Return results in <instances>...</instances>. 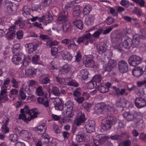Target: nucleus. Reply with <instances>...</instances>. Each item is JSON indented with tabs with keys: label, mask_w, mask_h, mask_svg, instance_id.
Segmentation results:
<instances>
[{
	"label": "nucleus",
	"mask_w": 146,
	"mask_h": 146,
	"mask_svg": "<svg viewBox=\"0 0 146 146\" xmlns=\"http://www.w3.org/2000/svg\"><path fill=\"white\" fill-rule=\"evenodd\" d=\"M83 63L86 67L93 68L95 66V62L90 57H87L84 59Z\"/></svg>",
	"instance_id": "nucleus-20"
},
{
	"label": "nucleus",
	"mask_w": 146,
	"mask_h": 146,
	"mask_svg": "<svg viewBox=\"0 0 146 146\" xmlns=\"http://www.w3.org/2000/svg\"><path fill=\"white\" fill-rule=\"evenodd\" d=\"M135 104L138 108H140L146 106V100L143 98H137L135 100Z\"/></svg>",
	"instance_id": "nucleus-15"
},
{
	"label": "nucleus",
	"mask_w": 146,
	"mask_h": 146,
	"mask_svg": "<svg viewBox=\"0 0 146 146\" xmlns=\"http://www.w3.org/2000/svg\"><path fill=\"white\" fill-rule=\"evenodd\" d=\"M74 24L79 29H83V22L81 20H76L74 22Z\"/></svg>",
	"instance_id": "nucleus-35"
},
{
	"label": "nucleus",
	"mask_w": 146,
	"mask_h": 146,
	"mask_svg": "<svg viewBox=\"0 0 146 146\" xmlns=\"http://www.w3.org/2000/svg\"><path fill=\"white\" fill-rule=\"evenodd\" d=\"M1 129L2 132L3 133L5 134L9 131V129L7 127V125L3 124L2 125Z\"/></svg>",
	"instance_id": "nucleus-52"
},
{
	"label": "nucleus",
	"mask_w": 146,
	"mask_h": 146,
	"mask_svg": "<svg viewBox=\"0 0 146 146\" xmlns=\"http://www.w3.org/2000/svg\"><path fill=\"white\" fill-rule=\"evenodd\" d=\"M50 101H52L53 102L54 107L56 110L62 111L63 109V104L59 98H52L50 99Z\"/></svg>",
	"instance_id": "nucleus-9"
},
{
	"label": "nucleus",
	"mask_w": 146,
	"mask_h": 146,
	"mask_svg": "<svg viewBox=\"0 0 146 146\" xmlns=\"http://www.w3.org/2000/svg\"><path fill=\"white\" fill-rule=\"evenodd\" d=\"M57 81L61 84V87L63 88L66 85L71 86L77 87L78 86V83L74 80H71L70 78H67L65 79H63L59 77H56Z\"/></svg>",
	"instance_id": "nucleus-6"
},
{
	"label": "nucleus",
	"mask_w": 146,
	"mask_h": 146,
	"mask_svg": "<svg viewBox=\"0 0 146 146\" xmlns=\"http://www.w3.org/2000/svg\"><path fill=\"white\" fill-rule=\"evenodd\" d=\"M26 88L27 87L25 86L24 84L20 90L19 98L22 100H24L26 98V95L24 92L26 90Z\"/></svg>",
	"instance_id": "nucleus-29"
},
{
	"label": "nucleus",
	"mask_w": 146,
	"mask_h": 146,
	"mask_svg": "<svg viewBox=\"0 0 146 146\" xmlns=\"http://www.w3.org/2000/svg\"><path fill=\"white\" fill-rule=\"evenodd\" d=\"M85 127L86 131L88 133L94 132L95 128V121L92 120L88 121L86 122Z\"/></svg>",
	"instance_id": "nucleus-11"
},
{
	"label": "nucleus",
	"mask_w": 146,
	"mask_h": 146,
	"mask_svg": "<svg viewBox=\"0 0 146 146\" xmlns=\"http://www.w3.org/2000/svg\"><path fill=\"white\" fill-rule=\"evenodd\" d=\"M95 19V16L94 15H89L85 19V24L88 26H91L94 23Z\"/></svg>",
	"instance_id": "nucleus-21"
},
{
	"label": "nucleus",
	"mask_w": 146,
	"mask_h": 146,
	"mask_svg": "<svg viewBox=\"0 0 146 146\" xmlns=\"http://www.w3.org/2000/svg\"><path fill=\"white\" fill-rule=\"evenodd\" d=\"M135 71H136V72H139V71L140 72H141L142 73L143 72H145L146 73V66H145L144 70V71L142 68H140L139 67H137L134 68L132 70V73H133V72H135Z\"/></svg>",
	"instance_id": "nucleus-48"
},
{
	"label": "nucleus",
	"mask_w": 146,
	"mask_h": 146,
	"mask_svg": "<svg viewBox=\"0 0 146 146\" xmlns=\"http://www.w3.org/2000/svg\"><path fill=\"white\" fill-rule=\"evenodd\" d=\"M5 3V7L7 11L9 13H11L13 11H16L17 9V5L15 4L8 1H6Z\"/></svg>",
	"instance_id": "nucleus-12"
},
{
	"label": "nucleus",
	"mask_w": 146,
	"mask_h": 146,
	"mask_svg": "<svg viewBox=\"0 0 146 146\" xmlns=\"http://www.w3.org/2000/svg\"><path fill=\"white\" fill-rule=\"evenodd\" d=\"M137 4L141 7H144L145 6V2L144 0H139Z\"/></svg>",
	"instance_id": "nucleus-64"
},
{
	"label": "nucleus",
	"mask_w": 146,
	"mask_h": 146,
	"mask_svg": "<svg viewBox=\"0 0 146 146\" xmlns=\"http://www.w3.org/2000/svg\"><path fill=\"white\" fill-rule=\"evenodd\" d=\"M53 20L52 16L48 11L46 12V16L43 15L42 17H39L38 19V21L40 22H45L46 25L50 23Z\"/></svg>",
	"instance_id": "nucleus-10"
},
{
	"label": "nucleus",
	"mask_w": 146,
	"mask_h": 146,
	"mask_svg": "<svg viewBox=\"0 0 146 146\" xmlns=\"http://www.w3.org/2000/svg\"><path fill=\"white\" fill-rule=\"evenodd\" d=\"M74 106V103L71 100L66 102L65 104V109L62 113L63 115L69 118L72 117L74 115L73 111Z\"/></svg>",
	"instance_id": "nucleus-4"
},
{
	"label": "nucleus",
	"mask_w": 146,
	"mask_h": 146,
	"mask_svg": "<svg viewBox=\"0 0 146 146\" xmlns=\"http://www.w3.org/2000/svg\"><path fill=\"white\" fill-rule=\"evenodd\" d=\"M40 69H35L32 67L27 68L25 70V73H36L39 72Z\"/></svg>",
	"instance_id": "nucleus-37"
},
{
	"label": "nucleus",
	"mask_w": 146,
	"mask_h": 146,
	"mask_svg": "<svg viewBox=\"0 0 146 146\" xmlns=\"http://www.w3.org/2000/svg\"><path fill=\"white\" fill-rule=\"evenodd\" d=\"M106 21L107 24L109 25H110L114 21L113 19L110 17H108L106 19Z\"/></svg>",
	"instance_id": "nucleus-63"
},
{
	"label": "nucleus",
	"mask_w": 146,
	"mask_h": 146,
	"mask_svg": "<svg viewBox=\"0 0 146 146\" xmlns=\"http://www.w3.org/2000/svg\"><path fill=\"white\" fill-rule=\"evenodd\" d=\"M83 135L81 133H80L76 135V141L79 142L83 141Z\"/></svg>",
	"instance_id": "nucleus-46"
},
{
	"label": "nucleus",
	"mask_w": 146,
	"mask_h": 146,
	"mask_svg": "<svg viewBox=\"0 0 146 146\" xmlns=\"http://www.w3.org/2000/svg\"><path fill=\"white\" fill-rule=\"evenodd\" d=\"M42 3L44 7H48L49 6L51 3V0H42Z\"/></svg>",
	"instance_id": "nucleus-53"
},
{
	"label": "nucleus",
	"mask_w": 146,
	"mask_h": 146,
	"mask_svg": "<svg viewBox=\"0 0 146 146\" xmlns=\"http://www.w3.org/2000/svg\"><path fill=\"white\" fill-rule=\"evenodd\" d=\"M18 136L16 134H12L10 135L9 136V138L11 141L15 142L18 139Z\"/></svg>",
	"instance_id": "nucleus-43"
},
{
	"label": "nucleus",
	"mask_w": 146,
	"mask_h": 146,
	"mask_svg": "<svg viewBox=\"0 0 146 146\" xmlns=\"http://www.w3.org/2000/svg\"><path fill=\"white\" fill-rule=\"evenodd\" d=\"M52 93L56 96H58L60 94L58 88L56 87H53L52 91Z\"/></svg>",
	"instance_id": "nucleus-45"
},
{
	"label": "nucleus",
	"mask_w": 146,
	"mask_h": 146,
	"mask_svg": "<svg viewBox=\"0 0 146 146\" xmlns=\"http://www.w3.org/2000/svg\"><path fill=\"white\" fill-rule=\"evenodd\" d=\"M140 38L139 36L135 35L133 36V40L132 39L131 46L133 47H137L140 44Z\"/></svg>",
	"instance_id": "nucleus-22"
},
{
	"label": "nucleus",
	"mask_w": 146,
	"mask_h": 146,
	"mask_svg": "<svg viewBox=\"0 0 146 146\" xmlns=\"http://www.w3.org/2000/svg\"><path fill=\"white\" fill-rule=\"evenodd\" d=\"M75 99L78 103L81 104L84 101V97H80L77 98H75Z\"/></svg>",
	"instance_id": "nucleus-61"
},
{
	"label": "nucleus",
	"mask_w": 146,
	"mask_h": 146,
	"mask_svg": "<svg viewBox=\"0 0 146 146\" xmlns=\"http://www.w3.org/2000/svg\"><path fill=\"white\" fill-rule=\"evenodd\" d=\"M119 71L121 73H125L128 70V65L125 61L121 60L119 61L118 63Z\"/></svg>",
	"instance_id": "nucleus-13"
},
{
	"label": "nucleus",
	"mask_w": 146,
	"mask_h": 146,
	"mask_svg": "<svg viewBox=\"0 0 146 146\" xmlns=\"http://www.w3.org/2000/svg\"><path fill=\"white\" fill-rule=\"evenodd\" d=\"M39 56L38 55H35L33 57L32 62L33 63L36 64H38V62L40 59Z\"/></svg>",
	"instance_id": "nucleus-49"
},
{
	"label": "nucleus",
	"mask_w": 146,
	"mask_h": 146,
	"mask_svg": "<svg viewBox=\"0 0 146 146\" xmlns=\"http://www.w3.org/2000/svg\"><path fill=\"white\" fill-rule=\"evenodd\" d=\"M102 79V77L100 74H97L93 77L90 81L87 84L86 86L89 89H93L97 86L98 84H99V82L101 81Z\"/></svg>",
	"instance_id": "nucleus-7"
},
{
	"label": "nucleus",
	"mask_w": 146,
	"mask_h": 146,
	"mask_svg": "<svg viewBox=\"0 0 146 146\" xmlns=\"http://www.w3.org/2000/svg\"><path fill=\"white\" fill-rule=\"evenodd\" d=\"M106 50V45L104 43L101 42L98 45L97 50L99 54H102L104 53Z\"/></svg>",
	"instance_id": "nucleus-23"
},
{
	"label": "nucleus",
	"mask_w": 146,
	"mask_h": 146,
	"mask_svg": "<svg viewBox=\"0 0 146 146\" xmlns=\"http://www.w3.org/2000/svg\"><path fill=\"white\" fill-rule=\"evenodd\" d=\"M25 46L27 49L28 53L29 54L32 53L36 49L34 44L33 43H28L25 45Z\"/></svg>",
	"instance_id": "nucleus-24"
},
{
	"label": "nucleus",
	"mask_w": 146,
	"mask_h": 146,
	"mask_svg": "<svg viewBox=\"0 0 146 146\" xmlns=\"http://www.w3.org/2000/svg\"><path fill=\"white\" fill-rule=\"evenodd\" d=\"M120 3L122 6L127 7L129 6V1L126 0H121Z\"/></svg>",
	"instance_id": "nucleus-50"
},
{
	"label": "nucleus",
	"mask_w": 146,
	"mask_h": 146,
	"mask_svg": "<svg viewBox=\"0 0 146 146\" xmlns=\"http://www.w3.org/2000/svg\"><path fill=\"white\" fill-rule=\"evenodd\" d=\"M83 106L86 110L88 111L89 109L92 108V106L91 104L86 102L83 104Z\"/></svg>",
	"instance_id": "nucleus-55"
},
{
	"label": "nucleus",
	"mask_w": 146,
	"mask_h": 146,
	"mask_svg": "<svg viewBox=\"0 0 146 146\" xmlns=\"http://www.w3.org/2000/svg\"><path fill=\"white\" fill-rule=\"evenodd\" d=\"M123 116L128 121H131L133 120L135 117L136 116L137 113L135 111L132 112H124L123 113Z\"/></svg>",
	"instance_id": "nucleus-18"
},
{
	"label": "nucleus",
	"mask_w": 146,
	"mask_h": 146,
	"mask_svg": "<svg viewBox=\"0 0 146 146\" xmlns=\"http://www.w3.org/2000/svg\"><path fill=\"white\" fill-rule=\"evenodd\" d=\"M30 10L29 8L27 6H25L22 11L23 14L24 16L27 17L30 15Z\"/></svg>",
	"instance_id": "nucleus-32"
},
{
	"label": "nucleus",
	"mask_w": 146,
	"mask_h": 146,
	"mask_svg": "<svg viewBox=\"0 0 146 146\" xmlns=\"http://www.w3.org/2000/svg\"><path fill=\"white\" fill-rule=\"evenodd\" d=\"M97 137L98 138L101 142H104L110 139V137L104 134H100L96 135Z\"/></svg>",
	"instance_id": "nucleus-31"
},
{
	"label": "nucleus",
	"mask_w": 146,
	"mask_h": 146,
	"mask_svg": "<svg viewBox=\"0 0 146 146\" xmlns=\"http://www.w3.org/2000/svg\"><path fill=\"white\" fill-rule=\"evenodd\" d=\"M15 33L16 31H8L6 34V37L8 40L13 39L15 36Z\"/></svg>",
	"instance_id": "nucleus-36"
},
{
	"label": "nucleus",
	"mask_w": 146,
	"mask_h": 146,
	"mask_svg": "<svg viewBox=\"0 0 146 146\" xmlns=\"http://www.w3.org/2000/svg\"><path fill=\"white\" fill-rule=\"evenodd\" d=\"M50 68L51 69L55 70L57 71L58 70L59 72H65L67 73L69 72L70 70V68L67 65H64L61 69L56 68L53 66H51Z\"/></svg>",
	"instance_id": "nucleus-28"
},
{
	"label": "nucleus",
	"mask_w": 146,
	"mask_h": 146,
	"mask_svg": "<svg viewBox=\"0 0 146 146\" xmlns=\"http://www.w3.org/2000/svg\"><path fill=\"white\" fill-rule=\"evenodd\" d=\"M39 37L42 40L49 39L50 38V36H49L42 34L40 35Z\"/></svg>",
	"instance_id": "nucleus-60"
},
{
	"label": "nucleus",
	"mask_w": 146,
	"mask_h": 146,
	"mask_svg": "<svg viewBox=\"0 0 146 146\" xmlns=\"http://www.w3.org/2000/svg\"><path fill=\"white\" fill-rule=\"evenodd\" d=\"M80 6L79 5H76L73 9V14L74 15L78 16L81 12Z\"/></svg>",
	"instance_id": "nucleus-39"
},
{
	"label": "nucleus",
	"mask_w": 146,
	"mask_h": 146,
	"mask_svg": "<svg viewBox=\"0 0 146 146\" xmlns=\"http://www.w3.org/2000/svg\"><path fill=\"white\" fill-rule=\"evenodd\" d=\"M68 12L67 10H63L59 14L58 18V21L63 22L64 21H66L67 19Z\"/></svg>",
	"instance_id": "nucleus-19"
},
{
	"label": "nucleus",
	"mask_w": 146,
	"mask_h": 146,
	"mask_svg": "<svg viewBox=\"0 0 146 146\" xmlns=\"http://www.w3.org/2000/svg\"><path fill=\"white\" fill-rule=\"evenodd\" d=\"M67 48L69 49L76 50L77 48V46L76 44L75 43H70L68 45Z\"/></svg>",
	"instance_id": "nucleus-56"
},
{
	"label": "nucleus",
	"mask_w": 146,
	"mask_h": 146,
	"mask_svg": "<svg viewBox=\"0 0 146 146\" xmlns=\"http://www.w3.org/2000/svg\"><path fill=\"white\" fill-rule=\"evenodd\" d=\"M109 66H110L113 68L116 66L117 64V62L111 59L109 60L108 63Z\"/></svg>",
	"instance_id": "nucleus-42"
},
{
	"label": "nucleus",
	"mask_w": 146,
	"mask_h": 146,
	"mask_svg": "<svg viewBox=\"0 0 146 146\" xmlns=\"http://www.w3.org/2000/svg\"><path fill=\"white\" fill-rule=\"evenodd\" d=\"M11 82L13 87L16 88L19 87V82H17L15 79L13 78Z\"/></svg>",
	"instance_id": "nucleus-62"
},
{
	"label": "nucleus",
	"mask_w": 146,
	"mask_h": 146,
	"mask_svg": "<svg viewBox=\"0 0 146 146\" xmlns=\"http://www.w3.org/2000/svg\"><path fill=\"white\" fill-rule=\"evenodd\" d=\"M116 121L115 117L113 116L108 117L102 120L101 128L104 131L109 129L112 125L116 123Z\"/></svg>",
	"instance_id": "nucleus-5"
},
{
	"label": "nucleus",
	"mask_w": 146,
	"mask_h": 146,
	"mask_svg": "<svg viewBox=\"0 0 146 146\" xmlns=\"http://www.w3.org/2000/svg\"><path fill=\"white\" fill-rule=\"evenodd\" d=\"M103 29H99L94 32L92 35L94 37H97L102 33Z\"/></svg>",
	"instance_id": "nucleus-47"
},
{
	"label": "nucleus",
	"mask_w": 146,
	"mask_h": 146,
	"mask_svg": "<svg viewBox=\"0 0 146 146\" xmlns=\"http://www.w3.org/2000/svg\"><path fill=\"white\" fill-rule=\"evenodd\" d=\"M23 31L21 30H19L16 33V36L18 39H21L23 37Z\"/></svg>",
	"instance_id": "nucleus-54"
},
{
	"label": "nucleus",
	"mask_w": 146,
	"mask_h": 146,
	"mask_svg": "<svg viewBox=\"0 0 146 146\" xmlns=\"http://www.w3.org/2000/svg\"><path fill=\"white\" fill-rule=\"evenodd\" d=\"M72 28L71 24L68 21H65L62 25V29L64 33H66L70 30Z\"/></svg>",
	"instance_id": "nucleus-26"
},
{
	"label": "nucleus",
	"mask_w": 146,
	"mask_h": 146,
	"mask_svg": "<svg viewBox=\"0 0 146 146\" xmlns=\"http://www.w3.org/2000/svg\"><path fill=\"white\" fill-rule=\"evenodd\" d=\"M92 7L90 5H86L83 9V13L84 15H87L91 11Z\"/></svg>",
	"instance_id": "nucleus-38"
},
{
	"label": "nucleus",
	"mask_w": 146,
	"mask_h": 146,
	"mask_svg": "<svg viewBox=\"0 0 146 146\" xmlns=\"http://www.w3.org/2000/svg\"><path fill=\"white\" fill-rule=\"evenodd\" d=\"M36 93L38 96H44L45 98H47L48 96L47 94L46 93H44L43 92L42 90V89L41 87H39L37 88L36 91Z\"/></svg>",
	"instance_id": "nucleus-33"
},
{
	"label": "nucleus",
	"mask_w": 146,
	"mask_h": 146,
	"mask_svg": "<svg viewBox=\"0 0 146 146\" xmlns=\"http://www.w3.org/2000/svg\"><path fill=\"white\" fill-rule=\"evenodd\" d=\"M127 103V100L124 99H121L120 102L119 101L117 102L116 104V106L122 107L125 106Z\"/></svg>",
	"instance_id": "nucleus-40"
},
{
	"label": "nucleus",
	"mask_w": 146,
	"mask_h": 146,
	"mask_svg": "<svg viewBox=\"0 0 146 146\" xmlns=\"http://www.w3.org/2000/svg\"><path fill=\"white\" fill-rule=\"evenodd\" d=\"M132 39L128 38L127 39H124V41L122 43L121 45L125 48L129 49L131 46Z\"/></svg>",
	"instance_id": "nucleus-27"
},
{
	"label": "nucleus",
	"mask_w": 146,
	"mask_h": 146,
	"mask_svg": "<svg viewBox=\"0 0 146 146\" xmlns=\"http://www.w3.org/2000/svg\"><path fill=\"white\" fill-rule=\"evenodd\" d=\"M46 127L44 124H40L34 128V130L37 131L38 134L42 135V140L44 144H47L49 142V137L45 133Z\"/></svg>",
	"instance_id": "nucleus-2"
},
{
	"label": "nucleus",
	"mask_w": 146,
	"mask_h": 146,
	"mask_svg": "<svg viewBox=\"0 0 146 146\" xmlns=\"http://www.w3.org/2000/svg\"><path fill=\"white\" fill-rule=\"evenodd\" d=\"M90 36V33H87L82 36L79 37L77 40V42L79 44L82 42H84L85 40H88Z\"/></svg>",
	"instance_id": "nucleus-25"
},
{
	"label": "nucleus",
	"mask_w": 146,
	"mask_h": 146,
	"mask_svg": "<svg viewBox=\"0 0 146 146\" xmlns=\"http://www.w3.org/2000/svg\"><path fill=\"white\" fill-rule=\"evenodd\" d=\"M118 26V24H116L111 25L109 28L105 30H103V33L104 35H106L108 34L113 28L117 27Z\"/></svg>",
	"instance_id": "nucleus-34"
},
{
	"label": "nucleus",
	"mask_w": 146,
	"mask_h": 146,
	"mask_svg": "<svg viewBox=\"0 0 146 146\" xmlns=\"http://www.w3.org/2000/svg\"><path fill=\"white\" fill-rule=\"evenodd\" d=\"M21 114L19 115V118L27 123L36 117L38 113L36 109L30 110L27 106H25L24 109H21Z\"/></svg>",
	"instance_id": "nucleus-1"
},
{
	"label": "nucleus",
	"mask_w": 146,
	"mask_h": 146,
	"mask_svg": "<svg viewBox=\"0 0 146 146\" xmlns=\"http://www.w3.org/2000/svg\"><path fill=\"white\" fill-rule=\"evenodd\" d=\"M114 109L113 108L107 107L105 106L103 103H98L96 104L95 108V112L97 114L109 113L110 112H113Z\"/></svg>",
	"instance_id": "nucleus-3"
},
{
	"label": "nucleus",
	"mask_w": 146,
	"mask_h": 146,
	"mask_svg": "<svg viewBox=\"0 0 146 146\" xmlns=\"http://www.w3.org/2000/svg\"><path fill=\"white\" fill-rule=\"evenodd\" d=\"M86 120L85 116L82 112L80 111L78 113L75 121V124L77 126L80 125L82 123L84 122Z\"/></svg>",
	"instance_id": "nucleus-16"
},
{
	"label": "nucleus",
	"mask_w": 146,
	"mask_h": 146,
	"mask_svg": "<svg viewBox=\"0 0 146 146\" xmlns=\"http://www.w3.org/2000/svg\"><path fill=\"white\" fill-rule=\"evenodd\" d=\"M12 60L13 63L16 65L19 64L20 63H21V61L17 56V54L13 56Z\"/></svg>",
	"instance_id": "nucleus-41"
},
{
	"label": "nucleus",
	"mask_w": 146,
	"mask_h": 146,
	"mask_svg": "<svg viewBox=\"0 0 146 146\" xmlns=\"http://www.w3.org/2000/svg\"><path fill=\"white\" fill-rule=\"evenodd\" d=\"M16 54L21 61H22L23 60H24V64L25 63V62H27L25 60V55L23 53L19 52Z\"/></svg>",
	"instance_id": "nucleus-44"
},
{
	"label": "nucleus",
	"mask_w": 146,
	"mask_h": 146,
	"mask_svg": "<svg viewBox=\"0 0 146 146\" xmlns=\"http://www.w3.org/2000/svg\"><path fill=\"white\" fill-rule=\"evenodd\" d=\"M10 82V79L9 78L7 79L5 81L4 83V85L5 86L4 88H5L6 89H9L10 88L9 86V84Z\"/></svg>",
	"instance_id": "nucleus-57"
},
{
	"label": "nucleus",
	"mask_w": 146,
	"mask_h": 146,
	"mask_svg": "<svg viewBox=\"0 0 146 146\" xmlns=\"http://www.w3.org/2000/svg\"><path fill=\"white\" fill-rule=\"evenodd\" d=\"M124 135V133H122L121 135H115L110 136V137L112 140H117L122 137Z\"/></svg>",
	"instance_id": "nucleus-51"
},
{
	"label": "nucleus",
	"mask_w": 146,
	"mask_h": 146,
	"mask_svg": "<svg viewBox=\"0 0 146 146\" xmlns=\"http://www.w3.org/2000/svg\"><path fill=\"white\" fill-rule=\"evenodd\" d=\"M58 49L56 47H54L52 48L51 49V53L52 55L53 56H55L58 52Z\"/></svg>",
	"instance_id": "nucleus-58"
},
{
	"label": "nucleus",
	"mask_w": 146,
	"mask_h": 146,
	"mask_svg": "<svg viewBox=\"0 0 146 146\" xmlns=\"http://www.w3.org/2000/svg\"><path fill=\"white\" fill-rule=\"evenodd\" d=\"M6 90L4 86L1 88V90L0 94V107L1 106L2 104L4 103L8 100L7 96L6 94Z\"/></svg>",
	"instance_id": "nucleus-14"
},
{
	"label": "nucleus",
	"mask_w": 146,
	"mask_h": 146,
	"mask_svg": "<svg viewBox=\"0 0 146 146\" xmlns=\"http://www.w3.org/2000/svg\"><path fill=\"white\" fill-rule=\"evenodd\" d=\"M141 61V58L139 56L133 55L130 56L128 62L130 65L135 67L140 64Z\"/></svg>",
	"instance_id": "nucleus-8"
},
{
	"label": "nucleus",
	"mask_w": 146,
	"mask_h": 146,
	"mask_svg": "<svg viewBox=\"0 0 146 146\" xmlns=\"http://www.w3.org/2000/svg\"><path fill=\"white\" fill-rule=\"evenodd\" d=\"M19 134L25 141H29L31 138V134L27 130H21L19 132Z\"/></svg>",
	"instance_id": "nucleus-17"
},
{
	"label": "nucleus",
	"mask_w": 146,
	"mask_h": 146,
	"mask_svg": "<svg viewBox=\"0 0 146 146\" xmlns=\"http://www.w3.org/2000/svg\"><path fill=\"white\" fill-rule=\"evenodd\" d=\"M100 82H99V84H98V90L100 92L102 93H104L108 92L109 89L108 88H106L104 86L103 84H102L100 83Z\"/></svg>",
	"instance_id": "nucleus-30"
},
{
	"label": "nucleus",
	"mask_w": 146,
	"mask_h": 146,
	"mask_svg": "<svg viewBox=\"0 0 146 146\" xmlns=\"http://www.w3.org/2000/svg\"><path fill=\"white\" fill-rule=\"evenodd\" d=\"M53 127L56 133H60V131L58 127L57 124H54L53 125Z\"/></svg>",
	"instance_id": "nucleus-59"
}]
</instances>
